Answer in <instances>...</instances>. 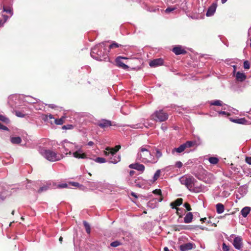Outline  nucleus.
<instances>
[{"label":"nucleus","mask_w":251,"mask_h":251,"mask_svg":"<svg viewBox=\"0 0 251 251\" xmlns=\"http://www.w3.org/2000/svg\"><path fill=\"white\" fill-rule=\"evenodd\" d=\"M73 156L76 158L84 159L86 158V154L83 153L82 151L79 150L73 153Z\"/></svg>","instance_id":"17"},{"label":"nucleus","mask_w":251,"mask_h":251,"mask_svg":"<svg viewBox=\"0 0 251 251\" xmlns=\"http://www.w3.org/2000/svg\"><path fill=\"white\" fill-rule=\"evenodd\" d=\"M72 186H75V187H77L79 185V184L77 182H71L70 183Z\"/></svg>","instance_id":"51"},{"label":"nucleus","mask_w":251,"mask_h":251,"mask_svg":"<svg viewBox=\"0 0 251 251\" xmlns=\"http://www.w3.org/2000/svg\"><path fill=\"white\" fill-rule=\"evenodd\" d=\"M184 206L186 208V210L188 211H190L191 210V207L190 204L188 202H185L184 204Z\"/></svg>","instance_id":"42"},{"label":"nucleus","mask_w":251,"mask_h":251,"mask_svg":"<svg viewBox=\"0 0 251 251\" xmlns=\"http://www.w3.org/2000/svg\"><path fill=\"white\" fill-rule=\"evenodd\" d=\"M222 249L224 251H228L229 249V247L225 243H223Z\"/></svg>","instance_id":"44"},{"label":"nucleus","mask_w":251,"mask_h":251,"mask_svg":"<svg viewBox=\"0 0 251 251\" xmlns=\"http://www.w3.org/2000/svg\"><path fill=\"white\" fill-rule=\"evenodd\" d=\"M183 201V199L178 198L176 200L174 201L171 202L170 203V206L172 208H178L177 206H179L182 204Z\"/></svg>","instance_id":"14"},{"label":"nucleus","mask_w":251,"mask_h":251,"mask_svg":"<svg viewBox=\"0 0 251 251\" xmlns=\"http://www.w3.org/2000/svg\"><path fill=\"white\" fill-rule=\"evenodd\" d=\"M168 118V114L163 110H157L151 116V119L155 122H164L167 120Z\"/></svg>","instance_id":"4"},{"label":"nucleus","mask_w":251,"mask_h":251,"mask_svg":"<svg viewBox=\"0 0 251 251\" xmlns=\"http://www.w3.org/2000/svg\"><path fill=\"white\" fill-rule=\"evenodd\" d=\"M163 64V60L160 58L153 59L150 62V66L151 67H156Z\"/></svg>","instance_id":"10"},{"label":"nucleus","mask_w":251,"mask_h":251,"mask_svg":"<svg viewBox=\"0 0 251 251\" xmlns=\"http://www.w3.org/2000/svg\"><path fill=\"white\" fill-rule=\"evenodd\" d=\"M160 175V170H158L156 171V172H155V173L154 175V176L153 177V180L152 182H155L159 178Z\"/></svg>","instance_id":"30"},{"label":"nucleus","mask_w":251,"mask_h":251,"mask_svg":"<svg viewBox=\"0 0 251 251\" xmlns=\"http://www.w3.org/2000/svg\"><path fill=\"white\" fill-rule=\"evenodd\" d=\"M120 46H121V45L114 42V43H113L112 44H111L110 45H109V49H112L117 48Z\"/></svg>","instance_id":"34"},{"label":"nucleus","mask_w":251,"mask_h":251,"mask_svg":"<svg viewBox=\"0 0 251 251\" xmlns=\"http://www.w3.org/2000/svg\"><path fill=\"white\" fill-rule=\"evenodd\" d=\"M91 56L93 58L99 61H105L109 60L107 56V50L105 44L100 43L92 48L91 51Z\"/></svg>","instance_id":"1"},{"label":"nucleus","mask_w":251,"mask_h":251,"mask_svg":"<svg viewBox=\"0 0 251 251\" xmlns=\"http://www.w3.org/2000/svg\"><path fill=\"white\" fill-rule=\"evenodd\" d=\"M149 148L150 146L147 145L141 147L137 154V159L144 163H155L157 160L151 155Z\"/></svg>","instance_id":"2"},{"label":"nucleus","mask_w":251,"mask_h":251,"mask_svg":"<svg viewBox=\"0 0 251 251\" xmlns=\"http://www.w3.org/2000/svg\"><path fill=\"white\" fill-rule=\"evenodd\" d=\"M117 152L115 151V150L114 148H111L107 147L106 149V151H104V154L106 156L111 154V156H113L115 155Z\"/></svg>","instance_id":"21"},{"label":"nucleus","mask_w":251,"mask_h":251,"mask_svg":"<svg viewBox=\"0 0 251 251\" xmlns=\"http://www.w3.org/2000/svg\"><path fill=\"white\" fill-rule=\"evenodd\" d=\"M231 121L235 123L240 124H243L246 122V120L245 119V118L232 119V120H231Z\"/></svg>","instance_id":"28"},{"label":"nucleus","mask_w":251,"mask_h":251,"mask_svg":"<svg viewBox=\"0 0 251 251\" xmlns=\"http://www.w3.org/2000/svg\"><path fill=\"white\" fill-rule=\"evenodd\" d=\"M206 220V218H201L200 220H201V221L204 222H205V221Z\"/></svg>","instance_id":"57"},{"label":"nucleus","mask_w":251,"mask_h":251,"mask_svg":"<svg viewBox=\"0 0 251 251\" xmlns=\"http://www.w3.org/2000/svg\"><path fill=\"white\" fill-rule=\"evenodd\" d=\"M129 167L131 169H135L141 172H143L145 168V166L143 164L139 163L131 164L129 165Z\"/></svg>","instance_id":"11"},{"label":"nucleus","mask_w":251,"mask_h":251,"mask_svg":"<svg viewBox=\"0 0 251 251\" xmlns=\"http://www.w3.org/2000/svg\"><path fill=\"white\" fill-rule=\"evenodd\" d=\"M48 189V187L47 186H43L40 188V189L38 190V193H41L44 191H46Z\"/></svg>","instance_id":"45"},{"label":"nucleus","mask_w":251,"mask_h":251,"mask_svg":"<svg viewBox=\"0 0 251 251\" xmlns=\"http://www.w3.org/2000/svg\"><path fill=\"white\" fill-rule=\"evenodd\" d=\"M179 181L182 185H185L189 191L196 192L194 186L197 180L193 176H183L179 178Z\"/></svg>","instance_id":"3"},{"label":"nucleus","mask_w":251,"mask_h":251,"mask_svg":"<svg viewBox=\"0 0 251 251\" xmlns=\"http://www.w3.org/2000/svg\"><path fill=\"white\" fill-rule=\"evenodd\" d=\"M173 229L175 231H180L182 229H186V226L185 225H174L173 226Z\"/></svg>","instance_id":"24"},{"label":"nucleus","mask_w":251,"mask_h":251,"mask_svg":"<svg viewBox=\"0 0 251 251\" xmlns=\"http://www.w3.org/2000/svg\"><path fill=\"white\" fill-rule=\"evenodd\" d=\"M65 118V117L63 116L60 119H55L53 123L57 125H61L64 123Z\"/></svg>","instance_id":"25"},{"label":"nucleus","mask_w":251,"mask_h":251,"mask_svg":"<svg viewBox=\"0 0 251 251\" xmlns=\"http://www.w3.org/2000/svg\"><path fill=\"white\" fill-rule=\"evenodd\" d=\"M193 248V244L191 243H187L182 244L179 246V249L181 251H188Z\"/></svg>","instance_id":"13"},{"label":"nucleus","mask_w":251,"mask_h":251,"mask_svg":"<svg viewBox=\"0 0 251 251\" xmlns=\"http://www.w3.org/2000/svg\"><path fill=\"white\" fill-rule=\"evenodd\" d=\"M155 156H156V159L155 158V159L157 161H158V159L162 156V153L158 149L156 150Z\"/></svg>","instance_id":"36"},{"label":"nucleus","mask_w":251,"mask_h":251,"mask_svg":"<svg viewBox=\"0 0 251 251\" xmlns=\"http://www.w3.org/2000/svg\"><path fill=\"white\" fill-rule=\"evenodd\" d=\"M3 11L6 13H9L10 14H11V15H13L12 9L10 7H6L5 6H3Z\"/></svg>","instance_id":"32"},{"label":"nucleus","mask_w":251,"mask_h":251,"mask_svg":"<svg viewBox=\"0 0 251 251\" xmlns=\"http://www.w3.org/2000/svg\"><path fill=\"white\" fill-rule=\"evenodd\" d=\"M164 251H170L169 249L166 247L164 248Z\"/></svg>","instance_id":"60"},{"label":"nucleus","mask_w":251,"mask_h":251,"mask_svg":"<svg viewBox=\"0 0 251 251\" xmlns=\"http://www.w3.org/2000/svg\"><path fill=\"white\" fill-rule=\"evenodd\" d=\"M176 166L178 168H180L182 166V163L180 161H177L176 163Z\"/></svg>","instance_id":"49"},{"label":"nucleus","mask_w":251,"mask_h":251,"mask_svg":"<svg viewBox=\"0 0 251 251\" xmlns=\"http://www.w3.org/2000/svg\"><path fill=\"white\" fill-rule=\"evenodd\" d=\"M233 245L236 249L242 250L243 248L242 238L240 236L236 237L233 240Z\"/></svg>","instance_id":"7"},{"label":"nucleus","mask_w":251,"mask_h":251,"mask_svg":"<svg viewBox=\"0 0 251 251\" xmlns=\"http://www.w3.org/2000/svg\"><path fill=\"white\" fill-rule=\"evenodd\" d=\"M127 59L126 57H121V56H118L115 59V62L116 63V65L121 68L123 69L126 70L128 68V66L126 65L123 61V59Z\"/></svg>","instance_id":"8"},{"label":"nucleus","mask_w":251,"mask_h":251,"mask_svg":"<svg viewBox=\"0 0 251 251\" xmlns=\"http://www.w3.org/2000/svg\"><path fill=\"white\" fill-rule=\"evenodd\" d=\"M97 125L101 128H104L111 126L112 123L110 121L105 119H102L99 121V122L97 123Z\"/></svg>","instance_id":"9"},{"label":"nucleus","mask_w":251,"mask_h":251,"mask_svg":"<svg viewBox=\"0 0 251 251\" xmlns=\"http://www.w3.org/2000/svg\"><path fill=\"white\" fill-rule=\"evenodd\" d=\"M74 128V126L72 125H64L62 127L63 129H72Z\"/></svg>","instance_id":"40"},{"label":"nucleus","mask_w":251,"mask_h":251,"mask_svg":"<svg viewBox=\"0 0 251 251\" xmlns=\"http://www.w3.org/2000/svg\"><path fill=\"white\" fill-rule=\"evenodd\" d=\"M246 162L249 164H251V157H247Z\"/></svg>","instance_id":"50"},{"label":"nucleus","mask_w":251,"mask_h":251,"mask_svg":"<svg viewBox=\"0 0 251 251\" xmlns=\"http://www.w3.org/2000/svg\"><path fill=\"white\" fill-rule=\"evenodd\" d=\"M15 115L19 117H24L25 115V114L20 111H15Z\"/></svg>","instance_id":"39"},{"label":"nucleus","mask_w":251,"mask_h":251,"mask_svg":"<svg viewBox=\"0 0 251 251\" xmlns=\"http://www.w3.org/2000/svg\"><path fill=\"white\" fill-rule=\"evenodd\" d=\"M216 211L218 213L221 214L224 212V206L223 204L221 203H219L216 204Z\"/></svg>","instance_id":"22"},{"label":"nucleus","mask_w":251,"mask_h":251,"mask_svg":"<svg viewBox=\"0 0 251 251\" xmlns=\"http://www.w3.org/2000/svg\"><path fill=\"white\" fill-rule=\"evenodd\" d=\"M173 51L176 55L185 54L186 53V51L183 49L181 46H176L173 48Z\"/></svg>","instance_id":"12"},{"label":"nucleus","mask_w":251,"mask_h":251,"mask_svg":"<svg viewBox=\"0 0 251 251\" xmlns=\"http://www.w3.org/2000/svg\"><path fill=\"white\" fill-rule=\"evenodd\" d=\"M131 195H132V196H133L134 197H137V196L135 195V194L134 193H132Z\"/></svg>","instance_id":"64"},{"label":"nucleus","mask_w":251,"mask_h":251,"mask_svg":"<svg viewBox=\"0 0 251 251\" xmlns=\"http://www.w3.org/2000/svg\"><path fill=\"white\" fill-rule=\"evenodd\" d=\"M54 119H55L53 115L51 114H50L49 115H46V118L44 119L45 120L48 121L49 120H53V121H50V123L52 124L54 122Z\"/></svg>","instance_id":"35"},{"label":"nucleus","mask_w":251,"mask_h":251,"mask_svg":"<svg viewBox=\"0 0 251 251\" xmlns=\"http://www.w3.org/2000/svg\"><path fill=\"white\" fill-rule=\"evenodd\" d=\"M3 17L4 18V19H5V21H6L7 20V18H8V16L4 15V16H3Z\"/></svg>","instance_id":"62"},{"label":"nucleus","mask_w":251,"mask_h":251,"mask_svg":"<svg viewBox=\"0 0 251 251\" xmlns=\"http://www.w3.org/2000/svg\"><path fill=\"white\" fill-rule=\"evenodd\" d=\"M93 142L92 141H90L89 143H88V145L89 146H92L93 145Z\"/></svg>","instance_id":"59"},{"label":"nucleus","mask_w":251,"mask_h":251,"mask_svg":"<svg viewBox=\"0 0 251 251\" xmlns=\"http://www.w3.org/2000/svg\"><path fill=\"white\" fill-rule=\"evenodd\" d=\"M121 147L120 145H116L114 148L115 151L117 152L121 149Z\"/></svg>","instance_id":"52"},{"label":"nucleus","mask_w":251,"mask_h":251,"mask_svg":"<svg viewBox=\"0 0 251 251\" xmlns=\"http://www.w3.org/2000/svg\"><path fill=\"white\" fill-rule=\"evenodd\" d=\"M176 9V8L175 7H168L166 10H165V12L166 13H169L173 11H174V10Z\"/></svg>","instance_id":"47"},{"label":"nucleus","mask_w":251,"mask_h":251,"mask_svg":"<svg viewBox=\"0 0 251 251\" xmlns=\"http://www.w3.org/2000/svg\"><path fill=\"white\" fill-rule=\"evenodd\" d=\"M152 193L154 194H156V195H158L160 196H161V194H162L161 190L160 189H156L153 190Z\"/></svg>","instance_id":"43"},{"label":"nucleus","mask_w":251,"mask_h":251,"mask_svg":"<svg viewBox=\"0 0 251 251\" xmlns=\"http://www.w3.org/2000/svg\"><path fill=\"white\" fill-rule=\"evenodd\" d=\"M122 244L120 242L118 241H114L110 244V246L113 247H117L120 245H121Z\"/></svg>","instance_id":"37"},{"label":"nucleus","mask_w":251,"mask_h":251,"mask_svg":"<svg viewBox=\"0 0 251 251\" xmlns=\"http://www.w3.org/2000/svg\"><path fill=\"white\" fill-rule=\"evenodd\" d=\"M49 106L50 107V108H54L55 107V106H54V104H49Z\"/></svg>","instance_id":"55"},{"label":"nucleus","mask_w":251,"mask_h":251,"mask_svg":"<svg viewBox=\"0 0 251 251\" xmlns=\"http://www.w3.org/2000/svg\"><path fill=\"white\" fill-rule=\"evenodd\" d=\"M140 180H142V178L137 177L135 179L129 178L128 181L129 183L131 184H135V186H137L138 187L141 188L142 186V184H140Z\"/></svg>","instance_id":"16"},{"label":"nucleus","mask_w":251,"mask_h":251,"mask_svg":"<svg viewBox=\"0 0 251 251\" xmlns=\"http://www.w3.org/2000/svg\"><path fill=\"white\" fill-rule=\"evenodd\" d=\"M247 78V76L244 73L238 72L236 75V78L238 81L242 82Z\"/></svg>","instance_id":"18"},{"label":"nucleus","mask_w":251,"mask_h":251,"mask_svg":"<svg viewBox=\"0 0 251 251\" xmlns=\"http://www.w3.org/2000/svg\"><path fill=\"white\" fill-rule=\"evenodd\" d=\"M217 7V4L213 3L212 5L208 8L207 11L206 12L207 16H211L213 15L216 11V9Z\"/></svg>","instance_id":"15"},{"label":"nucleus","mask_w":251,"mask_h":251,"mask_svg":"<svg viewBox=\"0 0 251 251\" xmlns=\"http://www.w3.org/2000/svg\"><path fill=\"white\" fill-rule=\"evenodd\" d=\"M226 1L227 0H221L222 3L223 4L225 3Z\"/></svg>","instance_id":"63"},{"label":"nucleus","mask_w":251,"mask_h":251,"mask_svg":"<svg viewBox=\"0 0 251 251\" xmlns=\"http://www.w3.org/2000/svg\"><path fill=\"white\" fill-rule=\"evenodd\" d=\"M95 161L98 162V163H102L105 162H106V160H105V158H102V157H97L95 159Z\"/></svg>","instance_id":"38"},{"label":"nucleus","mask_w":251,"mask_h":251,"mask_svg":"<svg viewBox=\"0 0 251 251\" xmlns=\"http://www.w3.org/2000/svg\"><path fill=\"white\" fill-rule=\"evenodd\" d=\"M163 200V197L162 196H160V198L159 199V201H161Z\"/></svg>","instance_id":"61"},{"label":"nucleus","mask_w":251,"mask_h":251,"mask_svg":"<svg viewBox=\"0 0 251 251\" xmlns=\"http://www.w3.org/2000/svg\"><path fill=\"white\" fill-rule=\"evenodd\" d=\"M83 225H84V226L85 227V228L86 232L88 234H90V233H91V227H90V226L89 224V223H87L85 221H84L83 222Z\"/></svg>","instance_id":"27"},{"label":"nucleus","mask_w":251,"mask_h":251,"mask_svg":"<svg viewBox=\"0 0 251 251\" xmlns=\"http://www.w3.org/2000/svg\"><path fill=\"white\" fill-rule=\"evenodd\" d=\"M244 67L245 69H249L250 65L248 61H245L244 62Z\"/></svg>","instance_id":"41"},{"label":"nucleus","mask_w":251,"mask_h":251,"mask_svg":"<svg viewBox=\"0 0 251 251\" xmlns=\"http://www.w3.org/2000/svg\"><path fill=\"white\" fill-rule=\"evenodd\" d=\"M121 160V156L119 155H114L113 156H112V157H111L110 158H109V162L110 163H114V164H116L118 162H119Z\"/></svg>","instance_id":"19"},{"label":"nucleus","mask_w":251,"mask_h":251,"mask_svg":"<svg viewBox=\"0 0 251 251\" xmlns=\"http://www.w3.org/2000/svg\"><path fill=\"white\" fill-rule=\"evenodd\" d=\"M210 104L212 105L222 106V102L220 100H215L212 101Z\"/></svg>","instance_id":"33"},{"label":"nucleus","mask_w":251,"mask_h":251,"mask_svg":"<svg viewBox=\"0 0 251 251\" xmlns=\"http://www.w3.org/2000/svg\"><path fill=\"white\" fill-rule=\"evenodd\" d=\"M0 121H2V122L8 124L9 123L10 121L9 119L6 117H5L3 115L0 114Z\"/></svg>","instance_id":"31"},{"label":"nucleus","mask_w":251,"mask_h":251,"mask_svg":"<svg viewBox=\"0 0 251 251\" xmlns=\"http://www.w3.org/2000/svg\"><path fill=\"white\" fill-rule=\"evenodd\" d=\"M41 152L43 156L50 161H55L59 160V157L56 153L50 150H43Z\"/></svg>","instance_id":"5"},{"label":"nucleus","mask_w":251,"mask_h":251,"mask_svg":"<svg viewBox=\"0 0 251 251\" xmlns=\"http://www.w3.org/2000/svg\"><path fill=\"white\" fill-rule=\"evenodd\" d=\"M0 129H2L4 130H8V128L6 126L3 125L2 124L0 123Z\"/></svg>","instance_id":"48"},{"label":"nucleus","mask_w":251,"mask_h":251,"mask_svg":"<svg viewBox=\"0 0 251 251\" xmlns=\"http://www.w3.org/2000/svg\"><path fill=\"white\" fill-rule=\"evenodd\" d=\"M59 241H60V243H62V242L63 241V237L60 236L59 239Z\"/></svg>","instance_id":"58"},{"label":"nucleus","mask_w":251,"mask_h":251,"mask_svg":"<svg viewBox=\"0 0 251 251\" xmlns=\"http://www.w3.org/2000/svg\"><path fill=\"white\" fill-rule=\"evenodd\" d=\"M176 214L179 216V218H181L182 217V215L181 214L180 212H179V211L180 210V208H176Z\"/></svg>","instance_id":"53"},{"label":"nucleus","mask_w":251,"mask_h":251,"mask_svg":"<svg viewBox=\"0 0 251 251\" xmlns=\"http://www.w3.org/2000/svg\"><path fill=\"white\" fill-rule=\"evenodd\" d=\"M68 187V184L67 183H62L60 184H58L57 185V188H67Z\"/></svg>","instance_id":"46"},{"label":"nucleus","mask_w":251,"mask_h":251,"mask_svg":"<svg viewBox=\"0 0 251 251\" xmlns=\"http://www.w3.org/2000/svg\"><path fill=\"white\" fill-rule=\"evenodd\" d=\"M22 141L21 138L20 137H14L11 138V142L13 144H18Z\"/></svg>","instance_id":"26"},{"label":"nucleus","mask_w":251,"mask_h":251,"mask_svg":"<svg viewBox=\"0 0 251 251\" xmlns=\"http://www.w3.org/2000/svg\"><path fill=\"white\" fill-rule=\"evenodd\" d=\"M209 161L211 164L215 165L218 163L219 159L215 157H210L209 158Z\"/></svg>","instance_id":"29"},{"label":"nucleus","mask_w":251,"mask_h":251,"mask_svg":"<svg viewBox=\"0 0 251 251\" xmlns=\"http://www.w3.org/2000/svg\"><path fill=\"white\" fill-rule=\"evenodd\" d=\"M135 173V172L134 171H130L129 172V175L130 176H132L133 175H134Z\"/></svg>","instance_id":"54"},{"label":"nucleus","mask_w":251,"mask_h":251,"mask_svg":"<svg viewBox=\"0 0 251 251\" xmlns=\"http://www.w3.org/2000/svg\"><path fill=\"white\" fill-rule=\"evenodd\" d=\"M220 114H223V115H226V112H225V111H221V112H220Z\"/></svg>","instance_id":"56"},{"label":"nucleus","mask_w":251,"mask_h":251,"mask_svg":"<svg viewBox=\"0 0 251 251\" xmlns=\"http://www.w3.org/2000/svg\"><path fill=\"white\" fill-rule=\"evenodd\" d=\"M250 211L251 209L249 207H245L242 209L241 213L244 217H246L250 213Z\"/></svg>","instance_id":"23"},{"label":"nucleus","mask_w":251,"mask_h":251,"mask_svg":"<svg viewBox=\"0 0 251 251\" xmlns=\"http://www.w3.org/2000/svg\"><path fill=\"white\" fill-rule=\"evenodd\" d=\"M196 145V141H188L186 143L181 145L178 148H174L172 151V153H174L175 152L177 153H181L184 151V150L188 148H191Z\"/></svg>","instance_id":"6"},{"label":"nucleus","mask_w":251,"mask_h":251,"mask_svg":"<svg viewBox=\"0 0 251 251\" xmlns=\"http://www.w3.org/2000/svg\"><path fill=\"white\" fill-rule=\"evenodd\" d=\"M193 218V215L192 212L188 213L184 217V222L186 224L190 223L192 222Z\"/></svg>","instance_id":"20"}]
</instances>
